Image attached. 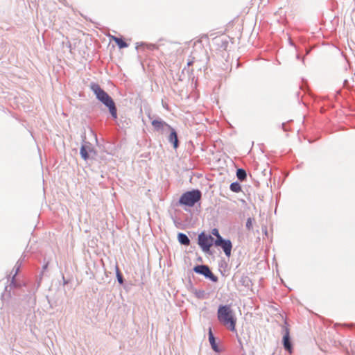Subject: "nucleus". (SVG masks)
I'll return each mask as SVG.
<instances>
[{"label":"nucleus","mask_w":355,"mask_h":355,"mask_svg":"<svg viewBox=\"0 0 355 355\" xmlns=\"http://www.w3.org/2000/svg\"><path fill=\"white\" fill-rule=\"evenodd\" d=\"M196 296L198 298H201L204 294V291H196Z\"/></svg>","instance_id":"nucleus-20"},{"label":"nucleus","mask_w":355,"mask_h":355,"mask_svg":"<svg viewBox=\"0 0 355 355\" xmlns=\"http://www.w3.org/2000/svg\"><path fill=\"white\" fill-rule=\"evenodd\" d=\"M209 343L211 345L212 349L215 352H220V348L218 347V345L216 343V338H215L211 329H209Z\"/></svg>","instance_id":"nucleus-11"},{"label":"nucleus","mask_w":355,"mask_h":355,"mask_svg":"<svg viewBox=\"0 0 355 355\" xmlns=\"http://www.w3.org/2000/svg\"><path fill=\"white\" fill-rule=\"evenodd\" d=\"M170 132L168 137V141L171 144H173V147L174 149H177L179 146V140L178 138V134L175 130L171 127V128L168 131Z\"/></svg>","instance_id":"nucleus-9"},{"label":"nucleus","mask_w":355,"mask_h":355,"mask_svg":"<svg viewBox=\"0 0 355 355\" xmlns=\"http://www.w3.org/2000/svg\"><path fill=\"white\" fill-rule=\"evenodd\" d=\"M230 189L232 191L235 193H239L241 191V187L240 184L237 182H232L230 186Z\"/></svg>","instance_id":"nucleus-15"},{"label":"nucleus","mask_w":355,"mask_h":355,"mask_svg":"<svg viewBox=\"0 0 355 355\" xmlns=\"http://www.w3.org/2000/svg\"><path fill=\"white\" fill-rule=\"evenodd\" d=\"M112 40L118 45L120 49L126 48L128 46L125 41L118 37L112 36Z\"/></svg>","instance_id":"nucleus-13"},{"label":"nucleus","mask_w":355,"mask_h":355,"mask_svg":"<svg viewBox=\"0 0 355 355\" xmlns=\"http://www.w3.org/2000/svg\"><path fill=\"white\" fill-rule=\"evenodd\" d=\"M27 302H28V306L30 307H33L35 304L36 299H35V293H31L28 296V299L27 300Z\"/></svg>","instance_id":"nucleus-16"},{"label":"nucleus","mask_w":355,"mask_h":355,"mask_svg":"<svg viewBox=\"0 0 355 355\" xmlns=\"http://www.w3.org/2000/svg\"><path fill=\"white\" fill-rule=\"evenodd\" d=\"M16 276H17V272L15 274V275L13 276L12 279V284H16Z\"/></svg>","instance_id":"nucleus-22"},{"label":"nucleus","mask_w":355,"mask_h":355,"mask_svg":"<svg viewBox=\"0 0 355 355\" xmlns=\"http://www.w3.org/2000/svg\"><path fill=\"white\" fill-rule=\"evenodd\" d=\"M215 240L211 235L201 232L198 236V244L205 253L211 255L212 252L210 248L214 245Z\"/></svg>","instance_id":"nucleus-4"},{"label":"nucleus","mask_w":355,"mask_h":355,"mask_svg":"<svg viewBox=\"0 0 355 355\" xmlns=\"http://www.w3.org/2000/svg\"><path fill=\"white\" fill-rule=\"evenodd\" d=\"M178 240L182 245H189L191 243L189 237L184 233H179L178 234Z\"/></svg>","instance_id":"nucleus-12"},{"label":"nucleus","mask_w":355,"mask_h":355,"mask_svg":"<svg viewBox=\"0 0 355 355\" xmlns=\"http://www.w3.org/2000/svg\"><path fill=\"white\" fill-rule=\"evenodd\" d=\"M92 153L96 154V152L89 142H85L82 145L80 150V154L84 160H87Z\"/></svg>","instance_id":"nucleus-8"},{"label":"nucleus","mask_w":355,"mask_h":355,"mask_svg":"<svg viewBox=\"0 0 355 355\" xmlns=\"http://www.w3.org/2000/svg\"><path fill=\"white\" fill-rule=\"evenodd\" d=\"M193 270L196 273L203 275L205 278L210 279L213 282H218V277L213 274L209 267L207 265H197Z\"/></svg>","instance_id":"nucleus-5"},{"label":"nucleus","mask_w":355,"mask_h":355,"mask_svg":"<svg viewBox=\"0 0 355 355\" xmlns=\"http://www.w3.org/2000/svg\"><path fill=\"white\" fill-rule=\"evenodd\" d=\"M116 278H117V281H118V282L120 284H123V282H124L123 277L122 274L121 273L118 266H116Z\"/></svg>","instance_id":"nucleus-17"},{"label":"nucleus","mask_w":355,"mask_h":355,"mask_svg":"<svg viewBox=\"0 0 355 355\" xmlns=\"http://www.w3.org/2000/svg\"><path fill=\"white\" fill-rule=\"evenodd\" d=\"M202 198V192L198 189H193L191 191L184 193L179 199V204L189 207H193L196 203L199 202Z\"/></svg>","instance_id":"nucleus-3"},{"label":"nucleus","mask_w":355,"mask_h":355,"mask_svg":"<svg viewBox=\"0 0 355 355\" xmlns=\"http://www.w3.org/2000/svg\"><path fill=\"white\" fill-rule=\"evenodd\" d=\"M236 177L240 181H244L247 178L246 171L243 168L237 169Z\"/></svg>","instance_id":"nucleus-14"},{"label":"nucleus","mask_w":355,"mask_h":355,"mask_svg":"<svg viewBox=\"0 0 355 355\" xmlns=\"http://www.w3.org/2000/svg\"><path fill=\"white\" fill-rule=\"evenodd\" d=\"M254 220L252 218H248L246 221L245 227L248 230L250 231L252 230V223Z\"/></svg>","instance_id":"nucleus-18"},{"label":"nucleus","mask_w":355,"mask_h":355,"mask_svg":"<svg viewBox=\"0 0 355 355\" xmlns=\"http://www.w3.org/2000/svg\"><path fill=\"white\" fill-rule=\"evenodd\" d=\"M214 245L216 247H220L227 257L231 256L232 243L230 240L225 239L223 238L216 239L214 241Z\"/></svg>","instance_id":"nucleus-6"},{"label":"nucleus","mask_w":355,"mask_h":355,"mask_svg":"<svg viewBox=\"0 0 355 355\" xmlns=\"http://www.w3.org/2000/svg\"><path fill=\"white\" fill-rule=\"evenodd\" d=\"M217 318L221 324L231 331H236V318L230 305H220Z\"/></svg>","instance_id":"nucleus-1"},{"label":"nucleus","mask_w":355,"mask_h":355,"mask_svg":"<svg viewBox=\"0 0 355 355\" xmlns=\"http://www.w3.org/2000/svg\"><path fill=\"white\" fill-rule=\"evenodd\" d=\"M186 70L187 71V73H193V69H191V70H190L189 69H187V68H186V67H185V68H184L183 71H186Z\"/></svg>","instance_id":"nucleus-23"},{"label":"nucleus","mask_w":355,"mask_h":355,"mask_svg":"<svg viewBox=\"0 0 355 355\" xmlns=\"http://www.w3.org/2000/svg\"><path fill=\"white\" fill-rule=\"evenodd\" d=\"M194 62V58H189L187 61V67H189L190 66H191Z\"/></svg>","instance_id":"nucleus-21"},{"label":"nucleus","mask_w":355,"mask_h":355,"mask_svg":"<svg viewBox=\"0 0 355 355\" xmlns=\"http://www.w3.org/2000/svg\"><path fill=\"white\" fill-rule=\"evenodd\" d=\"M211 234L215 236L216 237V239H222L223 237L220 236V233H219V231L218 229L216 228H214L212 229L211 230Z\"/></svg>","instance_id":"nucleus-19"},{"label":"nucleus","mask_w":355,"mask_h":355,"mask_svg":"<svg viewBox=\"0 0 355 355\" xmlns=\"http://www.w3.org/2000/svg\"><path fill=\"white\" fill-rule=\"evenodd\" d=\"M151 123L154 128V130L159 132L162 134L168 132L171 128V126L169 124H168L166 122H165L164 121L159 118L154 119L153 121H152Z\"/></svg>","instance_id":"nucleus-7"},{"label":"nucleus","mask_w":355,"mask_h":355,"mask_svg":"<svg viewBox=\"0 0 355 355\" xmlns=\"http://www.w3.org/2000/svg\"><path fill=\"white\" fill-rule=\"evenodd\" d=\"M90 89L94 93L96 98L108 107L110 114L114 119L117 118V110L113 99L105 92L98 84L92 83Z\"/></svg>","instance_id":"nucleus-2"},{"label":"nucleus","mask_w":355,"mask_h":355,"mask_svg":"<svg viewBox=\"0 0 355 355\" xmlns=\"http://www.w3.org/2000/svg\"><path fill=\"white\" fill-rule=\"evenodd\" d=\"M283 345L286 350L291 352L292 349V344L289 336V331L288 329H286V333L283 337Z\"/></svg>","instance_id":"nucleus-10"},{"label":"nucleus","mask_w":355,"mask_h":355,"mask_svg":"<svg viewBox=\"0 0 355 355\" xmlns=\"http://www.w3.org/2000/svg\"><path fill=\"white\" fill-rule=\"evenodd\" d=\"M198 261H202V258H201V257H199V258H198Z\"/></svg>","instance_id":"nucleus-24"}]
</instances>
